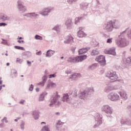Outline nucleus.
<instances>
[{
	"instance_id": "obj_1",
	"label": "nucleus",
	"mask_w": 131,
	"mask_h": 131,
	"mask_svg": "<svg viewBox=\"0 0 131 131\" xmlns=\"http://www.w3.org/2000/svg\"><path fill=\"white\" fill-rule=\"evenodd\" d=\"M119 21L117 19H113L105 23L103 25V28L104 30L107 31L108 32H111L113 29H118L119 28Z\"/></svg>"
},
{
	"instance_id": "obj_2",
	"label": "nucleus",
	"mask_w": 131,
	"mask_h": 131,
	"mask_svg": "<svg viewBox=\"0 0 131 131\" xmlns=\"http://www.w3.org/2000/svg\"><path fill=\"white\" fill-rule=\"evenodd\" d=\"M127 29H128V28H127L124 31H122L118 39L116 40V43L119 48H124V47L128 46V41L126 40L124 37H123V34L127 31Z\"/></svg>"
},
{
	"instance_id": "obj_3",
	"label": "nucleus",
	"mask_w": 131,
	"mask_h": 131,
	"mask_svg": "<svg viewBox=\"0 0 131 131\" xmlns=\"http://www.w3.org/2000/svg\"><path fill=\"white\" fill-rule=\"evenodd\" d=\"M94 88H88L87 90L79 94V99H88L94 94Z\"/></svg>"
},
{
	"instance_id": "obj_4",
	"label": "nucleus",
	"mask_w": 131,
	"mask_h": 131,
	"mask_svg": "<svg viewBox=\"0 0 131 131\" xmlns=\"http://www.w3.org/2000/svg\"><path fill=\"white\" fill-rule=\"evenodd\" d=\"M88 58L87 55H81L74 57H69L68 62L70 63H78V62H82Z\"/></svg>"
},
{
	"instance_id": "obj_5",
	"label": "nucleus",
	"mask_w": 131,
	"mask_h": 131,
	"mask_svg": "<svg viewBox=\"0 0 131 131\" xmlns=\"http://www.w3.org/2000/svg\"><path fill=\"white\" fill-rule=\"evenodd\" d=\"M106 77H108L110 79L113 80L112 81V82L116 81V80H117V79L118 78V76H117L116 74V72L113 71H108L106 74Z\"/></svg>"
},
{
	"instance_id": "obj_6",
	"label": "nucleus",
	"mask_w": 131,
	"mask_h": 131,
	"mask_svg": "<svg viewBox=\"0 0 131 131\" xmlns=\"http://www.w3.org/2000/svg\"><path fill=\"white\" fill-rule=\"evenodd\" d=\"M24 3L21 0H18L17 2V7L19 12L21 13H25L27 10L26 6H24Z\"/></svg>"
},
{
	"instance_id": "obj_7",
	"label": "nucleus",
	"mask_w": 131,
	"mask_h": 131,
	"mask_svg": "<svg viewBox=\"0 0 131 131\" xmlns=\"http://www.w3.org/2000/svg\"><path fill=\"white\" fill-rule=\"evenodd\" d=\"M95 60L101 66H102V67H104V66L106 65V57L105 56L101 55L96 57Z\"/></svg>"
},
{
	"instance_id": "obj_8",
	"label": "nucleus",
	"mask_w": 131,
	"mask_h": 131,
	"mask_svg": "<svg viewBox=\"0 0 131 131\" xmlns=\"http://www.w3.org/2000/svg\"><path fill=\"white\" fill-rule=\"evenodd\" d=\"M108 98L111 101H113L114 102H116V101H118L119 100V95L117 94V93L115 92L111 93L108 96Z\"/></svg>"
},
{
	"instance_id": "obj_9",
	"label": "nucleus",
	"mask_w": 131,
	"mask_h": 131,
	"mask_svg": "<svg viewBox=\"0 0 131 131\" xmlns=\"http://www.w3.org/2000/svg\"><path fill=\"white\" fill-rule=\"evenodd\" d=\"M54 10L53 8H46L39 12V14L42 16H49V13Z\"/></svg>"
},
{
	"instance_id": "obj_10",
	"label": "nucleus",
	"mask_w": 131,
	"mask_h": 131,
	"mask_svg": "<svg viewBox=\"0 0 131 131\" xmlns=\"http://www.w3.org/2000/svg\"><path fill=\"white\" fill-rule=\"evenodd\" d=\"M56 94L54 96V97H53V98L52 99L51 102V103H53V104H54L55 106H60L61 102L60 101H57H57H58V99L60 98V95L58 94L57 92H56Z\"/></svg>"
},
{
	"instance_id": "obj_11",
	"label": "nucleus",
	"mask_w": 131,
	"mask_h": 131,
	"mask_svg": "<svg viewBox=\"0 0 131 131\" xmlns=\"http://www.w3.org/2000/svg\"><path fill=\"white\" fill-rule=\"evenodd\" d=\"M102 112H105L106 114H110V115L112 114V111L111 110V107L109 105H103L102 107Z\"/></svg>"
},
{
	"instance_id": "obj_12",
	"label": "nucleus",
	"mask_w": 131,
	"mask_h": 131,
	"mask_svg": "<svg viewBox=\"0 0 131 131\" xmlns=\"http://www.w3.org/2000/svg\"><path fill=\"white\" fill-rule=\"evenodd\" d=\"M80 77H81V74L80 73H74L70 76V78H71V79H73V80H78Z\"/></svg>"
},
{
	"instance_id": "obj_13",
	"label": "nucleus",
	"mask_w": 131,
	"mask_h": 131,
	"mask_svg": "<svg viewBox=\"0 0 131 131\" xmlns=\"http://www.w3.org/2000/svg\"><path fill=\"white\" fill-rule=\"evenodd\" d=\"M11 20V18L7 15L4 13H0V21L2 22H5V21H10Z\"/></svg>"
},
{
	"instance_id": "obj_14",
	"label": "nucleus",
	"mask_w": 131,
	"mask_h": 131,
	"mask_svg": "<svg viewBox=\"0 0 131 131\" xmlns=\"http://www.w3.org/2000/svg\"><path fill=\"white\" fill-rule=\"evenodd\" d=\"M105 54L107 55H112L113 56H116V52L115 51V47L110 48L109 50L104 51Z\"/></svg>"
},
{
	"instance_id": "obj_15",
	"label": "nucleus",
	"mask_w": 131,
	"mask_h": 131,
	"mask_svg": "<svg viewBox=\"0 0 131 131\" xmlns=\"http://www.w3.org/2000/svg\"><path fill=\"white\" fill-rule=\"evenodd\" d=\"M66 40L64 41V43H70V45H72L73 42V37L71 35H69L66 38Z\"/></svg>"
},
{
	"instance_id": "obj_16",
	"label": "nucleus",
	"mask_w": 131,
	"mask_h": 131,
	"mask_svg": "<svg viewBox=\"0 0 131 131\" xmlns=\"http://www.w3.org/2000/svg\"><path fill=\"white\" fill-rule=\"evenodd\" d=\"M89 5H90V3L86 2H82L80 4V8L83 11H85V10L89 8Z\"/></svg>"
},
{
	"instance_id": "obj_17",
	"label": "nucleus",
	"mask_w": 131,
	"mask_h": 131,
	"mask_svg": "<svg viewBox=\"0 0 131 131\" xmlns=\"http://www.w3.org/2000/svg\"><path fill=\"white\" fill-rule=\"evenodd\" d=\"M121 99L124 101L127 100V94L124 91H122L119 93Z\"/></svg>"
},
{
	"instance_id": "obj_18",
	"label": "nucleus",
	"mask_w": 131,
	"mask_h": 131,
	"mask_svg": "<svg viewBox=\"0 0 131 131\" xmlns=\"http://www.w3.org/2000/svg\"><path fill=\"white\" fill-rule=\"evenodd\" d=\"M40 113L38 111H34L32 112V115L33 116V118L35 119V120H37L38 118H39V114Z\"/></svg>"
},
{
	"instance_id": "obj_19",
	"label": "nucleus",
	"mask_w": 131,
	"mask_h": 131,
	"mask_svg": "<svg viewBox=\"0 0 131 131\" xmlns=\"http://www.w3.org/2000/svg\"><path fill=\"white\" fill-rule=\"evenodd\" d=\"M96 122L98 123H103L102 121V116L100 114H96L95 116Z\"/></svg>"
},
{
	"instance_id": "obj_20",
	"label": "nucleus",
	"mask_w": 131,
	"mask_h": 131,
	"mask_svg": "<svg viewBox=\"0 0 131 131\" xmlns=\"http://www.w3.org/2000/svg\"><path fill=\"white\" fill-rule=\"evenodd\" d=\"M66 25L67 27V29L70 30L71 28H72V25H73V23H72V19H68L66 21Z\"/></svg>"
},
{
	"instance_id": "obj_21",
	"label": "nucleus",
	"mask_w": 131,
	"mask_h": 131,
	"mask_svg": "<svg viewBox=\"0 0 131 131\" xmlns=\"http://www.w3.org/2000/svg\"><path fill=\"white\" fill-rule=\"evenodd\" d=\"M82 30V28H79V31L77 32L78 37H84L86 34Z\"/></svg>"
},
{
	"instance_id": "obj_22",
	"label": "nucleus",
	"mask_w": 131,
	"mask_h": 131,
	"mask_svg": "<svg viewBox=\"0 0 131 131\" xmlns=\"http://www.w3.org/2000/svg\"><path fill=\"white\" fill-rule=\"evenodd\" d=\"M21 56H23V57H25V59H29V58L31 57V52L30 51H26L22 53Z\"/></svg>"
},
{
	"instance_id": "obj_23",
	"label": "nucleus",
	"mask_w": 131,
	"mask_h": 131,
	"mask_svg": "<svg viewBox=\"0 0 131 131\" xmlns=\"http://www.w3.org/2000/svg\"><path fill=\"white\" fill-rule=\"evenodd\" d=\"M47 95H48V93H47L46 92H42L39 95L38 101L39 102L44 101L45 97H46V96H47Z\"/></svg>"
},
{
	"instance_id": "obj_24",
	"label": "nucleus",
	"mask_w": 131,
	"mask_h": 131,
	"mask_svg": "<svg viewBox=\"0 0 131 131\" xmlns=\"http://www.w3.org/2000/svg\"><path fill=\"white\" fill-rule=\"evenodd\" d=\"M54 54H55V51L51 49L48 50L46 52V57H47V58H50V57H52V56H53Z\"/></svg>"
},
{
	"instance_id": "obj_25",
	"label": "nucleus",
	"mask_w": 131,
	"mask_h": 131,
	"mask_svg": "<svg viewBox=\"0 0 131 131\" xmlns=\"http://www.w3.org/2000/svg\"><path fill=\"white\" fill-rule=\"evenodd\" d=\"M46 82H47V77L46 76H43L42 77V81L37 83V85H45Z\"/></svg>"
},
{
	"instance_id": "obj_26",
	"label": "nucleus",
	"mask_w": 131,
	"mask_h": 131,
	"mask_svg": "<svg viewBox=\"0 0 131 131\" xmlns=\"http://www.w3.org/2000/svg\"><path fill=\"white\" fill-rule=\"evenodd\" d=\"M68 100H69V95H68V93L64 94L62 97V101L63 102H68Z\"/></svg>"
},
{
	"instance_id": "obj_27",
	"label": "nucleus",
	"mask_w": 131,
	"mask_h": 131,
	"mask_svg": "<svg viewBox=\"0 0 131 131\" xmlns=\"http://www.w3.org/2000/svg\"><path fill=\"white\" fill-rule=\"evenodd\" d=\"M124 64L126 66H131V57L127 58L125 61H124Z\"/></svg>"
},
{
	"instance_id": "obj_28",
	"label": "nucleus",
	"mask_w": 131,
	"mask_h": 131,
	"mask_svg": "<svg viewBox=\"0 0 131 131\" xmlns=\"http://www.w3.org/2000/svg\"><path fill=\"white\" fill-rule=\"evenodd\" d=\"M11 76L12 78H16L17 76H18V73H17V71L15 69H12L11 70Z\"/></svg>"
},
{
	"instance_id": "obj_29",
	"label": "nucleus",
	"mask_w": 131,
	"mask_h": 131,
	"mask_svg": "<svg viewBox=\"0 0 131 131\" xmlns=\"http://www.w3.org/2000/svg\"><path fill=\"white\" fill-rule=\"evenodd\" d=\"M114 89V88L111 86H106L105 88L104 92H105V93H109V92H111V91H113Z\"/></svg>"
},
{
	"instance_id": "obj_30",
	"label": "nucleus",
	"mask_w": 131,
	"mask_h": 131,
	"mask_svg": "<svg viewBox=\"0 0 131 131\" xmlns=\"http://www.w3.org/2000/svg\"><path fill=\"white\" fill-rule=\"evenodd\" d=\"M100 54V52L99 51H98V49H95L92 50V52L91 53L92 56H97V55H99Z\"/></svg>"
},
{
	"instance_id": "obj_31",
	"label": "nucleus",
	"mask_w": 131,
	"mask_h": 131,
	"mask_svg": "<svg viewBox=\"0 0 131 131\" xmlns=\"http://www.w3.org/2000/svg\"><path fill=\"white\" fill-rule=\"evenodd\" d=\"M40 131H50V128H49V125L43 126Z\"/></svg>"
},
{
	"instance_id": "obj_32",
	"label": "nucleus",
	"mask_w": 131,
	"mask_h": 131,
	"mask_svg": "<svg viewBox=\"0 0 131 131\" xmlns=\"http://www.w3.org/2000/svg\"><path fill=\"white\" fill-rule=\"evenodd\" d=\"M56 85V84L53 82H51L50 83H48L47 86V89H49V88H54V86Z\"/></svg>"
},
{
	"instance_id": "obj_33",
	"label": "nucleus",
	"mask_w": 131,
	"mask_h": 131,
	"mask_svg": "<svg viewBox=\"0 0 131 131\" xmlns=\"http://www.w3.org/2000/svg\"><path fill=\"white\" fill-rule=\"evenodd\" d=\"M72 96L74 97V98H77V90H76V89H74Z\"/></svg>"
},
{
	"instance_id": "obj_34",
	"label": "nucleus",
	"mask_w": 131,
	"mask_h": 131,
	"mask_svg": "<svg viewBox=\"0 0 131 131\" xmlns=\"http://www.w3.org/2000/svg\"><path fill=\"white\" fill-rule=\"evenodd\" d=\"M34 38L37 40H42V36H39V35H36Z\"/></svg>"
},
{
	"instance_id": "obj_35",
	"label": "nucleus",
	"mask_w": 131,
	"mask_h": 131,
	"mask_svg": "<svg viewBox=\"0 0 131 131\" xmlns=\"http://www.w3.org/2000/svg\"><path fill=\"white\" fill-rule=\"evenodd\" d=\"M77 1L78 0H67L68 3H69L70 5H72L73 3L76 4L77 3Z\"/></svg>"
},
{
	"instance_id": "obj_36",
	"label": "nucleus",
	"mask_w": 131,
	"mask_h": 131,
	"mask_svg": "<svg viewBox=\"0 0 131 131\" xmlns=\"http://www.w3.org/2000/svg\"><path fill=\"white\" fill-rule=\"evenodd\" d=\"M2 41L1 42V43L2 45H5L6 46H9V43H8V40L4 39H2Z\"/></svg>"
},
{
	"instance_id": "obj_37",
	"label": "nucleus",
	"mask_w": 131,
	"mask_h": 131,
	"mask_svg": "<svg viewBox=\"0 0 131 131\" xmlns=\"http://www.w3.org/2000/svg\"><path fill=\"white\" fill-rule=\"evenodd\" d=\"M25 126V122L21 120V123L20 124V128L22 129V130H24V126Z\"/></svg>"
},
{
	"instance_id": "obj_38",
	"label": "nucleus",
	"mask_w": 131,
	"mask_h": 131,
	"mask_svg": "<svg viewBox=\"0 0 131 131\" xmlns=\"http://www.w3.org/2000/svg\"><path fill=\"white\" fill-rule=\"evenodd\" d=\"M121 124L127 125L128 124V122H127V120L122 119L121 120Z\"/></svg>"
},
{
	"instance_id": "obj_39",
	"label": "nucleus",
	"mask_w": 131,
	"mask_h": 131,
	"mask_svg": "<svg viewBox=\"0 0 131 131\" xmlns=\"http://www.w3.org/2000/svg\"><path fill=\"white\" fill-rule=\"evenodd\" d=\"M83 18V17H76L75 18V24H77L78 22H79V21H80V20H81V19H82Z\"/></svg>"
},
{
	"instance_id": "obj_40",
	"label": "nucleus",
	"mask_w": 131,
	"mask_h": 131,
	"mask_svg": "<svg viewBox=\"0 0 131 131\" xmlns=\"http://www.w3.org/2000/svg\"><path fill=\"white\" fill-rule=\"evenodd\" d=\"M16 63H18L19 64H22L23 62V59H21L19 58H16Z\"/></svg>"
},
{
	"instance_id": "obj_41",
	"label": "nucleus",
	"mask_w": 131,
	"mask_h": 131,
	"mask_svg": "<svg viewBox=\"0 0 131 131\" xmlns=\"http://www.w3.org/2000/svg\"><path fill=\"white\" fill-rule=\"evenodd\" d=\"M34 89V85H33V84H31L29 88V92H32Z\"/></svg>"
},
{
	"instance_id": "obj_42",
	"label": "nucleus",
	"mask_w": 131,
	"mask_h": 131,
	"mask_svg": "<svg viewBox=\"0 0 131 131\" xmlns=\"http://www.w3.org/2000/svg\"><path fill=\"white\" fill-rule=\"evenodd\" d=\"M56 76V73L50 74L49 75V78H55Z\"/></svg>"
},
{
	"instance_id": "obj_43",
	"label": "nucleus",
	"mask_w": 131,
	"mask_h": 131,
	"mask_svg": "<svg viewBox=\"0 0 131 131\" xmlns=\"http://www.w3.org/2000/svg\"><path fill=\"white\" fill-rule=\"evenodd\" d=\"M38 14L35 13V12H31V17H37Z\"/></svg>"
},
{
	"instance_id": "obj_44",
	"label": "nucleus",
	"mask_w": 131,
	"mask_h": 131,
	"mask_svg": "<svg viewBox=\"0 0 131 131\" xmlns=\"http://www.w3.org/2000/svg\"><path fill=\"white\" fill-rule=\"evenodd\" d=\"M59 29V25H56L54 27V28H52L53 30H55V31H57Z\"/></svg>"
},
{
	"instance_id": "obj_45",
	"label": "nucleus",
	"mask_w": 131,
	"mask_h": 131,
	"mask_svg": "<svg viewBox=\"0 0 131 131\" xmlns=\"http://www.w3.org/2000/svg\"><path fill=\"white\" fill-rule=\"evenodd\" d=\"M78 54L79 55H83V54H84L82 49L78 50Z\"/></svg>"
},
{
	"instance_id": "obj_46",
	"label": "nucleus",
	"mask_w": 131,
	"mask_h": 131,
	"mask_svg": "<svg viewBox=\"0 0 131 131\" xmlns=\"http://www.w3.org/2000/svg\"><path fill=\"white\" fill-rule=\"evenodd\" d=\"M82 50L84 53V54H85V53L88 52V51H89V49H88V48H82Z\"/></svg>"
},
{
	"instance_id": "obj_47",
	"label": "nucleus",
	"mask_w": 131,
	"mask_h": 131,
	"mask_svg": "<svg viewBox=\"0 0 131 131\" xmlns=\"http://www.w3.org/2000/svg\"><path fill=\"white\" fill-rule=\"evenodd\" d=\"M45 75H43V76H46V80H47L48 79V74H49V73H48V71L47 70H46L44 72Z\"/></svg>"
},
{
	"instance_id": "obj_48",
	"label": "nucleus",
	"mask_w": 131,
	"mask_h": 131,
	"mask_svg": "<svg viewBox=\"0 0 131 131\" xmlns=\"http://www.w3.org/2000/svg\"><path fill=\"white\" fill-rule=\"evenodd\" d=\"M57 125H63L64 122H61L60 120H58L56 123Z\"/></svg>"
},
{
	"instance_id": "obj_49",
	"label": "nucleus",
	"mask_w": 131,
	"mask_h": 131,
	"mask_svg": "<svg viewBox=\"0 0 131 131\" xmlns=\"http://www.w3.org/2000/svg\"><path fill=\"white\" fill-rule=\"evenodd\" d=\"M107 43H111L112 42V38H108L106 40Z\"/></svg>"
},
{
	"instance_id": "obj_50",
	"label": "nucleus",
	"mask_w": 131,
	"mask_h": 131,
	"mask_svg": "<svg viewBox=\"0 0 131 131\" xmlns=\"http://www.w3.org/2000/svg\"><path fill=\"white\" fill-rule=\"evenodd\" d=\"M7 25H8V24L6 23H0V27L2 26H7Z\"/></svg>"
},
{
	"instance_id": "obj_51",
	"label": "nucleus",
	"mask_w": 131,
	"mask_h": 131,
	"mask_svg": "<svg viewBox=\"0 0 131 131\" xmlns=\"http://www.w3.org/2000/svg\"><path fill=\"white\" fill-rule=\"evenodd\" d=\"M23 16L24 17H31V13H26Z\"/></svg>"
},
{
	"instance_id": "obj_52",
	"label": "nucleus",
	"mask_w": 131,
	"mask_h": 131,
	"mask_svg": "<svg viewBox=\"0 0 131 131\" xmlns=\"http://www.w3.org/2000/svg\"><path fill=\"white\" fill-rule=\"evenodd\" d=\"M97 65H98V63H96L91 64V66H92V69H95V68H96V67H97Z\"/></svg>"
},
{
	"instance_id": "obj_53",
	"label": "nucleus",
	"mask_w": 131,
	"mask_h": 131,
	"mask_svg": "<svg viewBox=\"0 0 131 131\" xmlns=\"http://www.w3.org/2000/svg\"><path fill=\"white\" fill-rule=\"evenodd\" d=\"M96 122L97 124L94 125V128H96V127H98V126H99V125H100V124H102V123H99L97 122Z\"/></svg>"
},
{
	"instance_id": "obj_54",
	"label": "nucleus",
	"mask_w": 131,
	"mask_h": 131,
	"mask_svg": "<svg viewBox=\"0 0 131 131\" xmlns=\"http://www.w3.org/2000/svg\"><path fill=\"white\" fill-rule=\"evenodd\" d=\"M27 64L28 65L29 67H30L31 66V61H30L29 60H27Z\"/></svg>"
},
{
	"instance_id": "obj_55",
	"label": "nucleus",
	"mask_w": 131,
	"mask_h": 131,
	"mask_svg": "<svg viewBox=\"0 0 131 131\" xmlns=\"http://www.w3.org/2000/svg\"><path fill=\"white\" fill-rule=\"evenodd\" d=\"M25 102V100H21L19 101V104H20L21 105H24Z\"/></svg>"
},
{
	"instance_id": "obj_56",
	"label": "nucleus",
	"mask_w": 131,
	"mask_h": 131,
	"mask_svg": "<svg viewBox=\"0 0 131 131\" xmlns=\"http://www.w3.org/2000/svg\"><path fill=\"white\" fill-rule=\"evenodd\" d=\"M36 55L37 56H40L41 55V51H39L36 53Z\"/></svg>"
},
{
	"instance_id": "obj_57",
	"label": "nucleus",
	"mask_w": 131,
	"mask_h": 131,
	"mask_svg": "<svg viewBox=\"0 0 131 131\" xmlns=\"http://www.w3.org/2000/svg\"><path fill=\"white\" fill-rule=\"evenodd\" d=\"M21 46H14V49L16 50H20Z\"/></svg>"
},
{
	"instance_id": "obj_58",
	"label": "nucleus",
	"mask_w": 131,
	"mask_h": 131,
	"mask_svg": "<svg viewBox=\"0 0 131 131\" xmlns=\"http://www.w3.org/2000/svg\"><path fill=\"white\" fill-rule=\"evenodd\" d=\"M71 50H72V52H73V53H74V52H75V50H76V47H72L71 48Z\"/></svg>"
},
{
	"instance_id": "obj_59",
	"label": "nucleus",
	"mask_w": 131,
	"mask_h": 131,
	"mask_svg": "<svg viewBox=\"0 0 131 131\" xmlns=\"http://www.w3.org/2000/svg\"><path fill=\"white\" fill-rule=\"evenodd\" d=\"M69 94L72 95H72H73V91L70 90L69 91Z\"/></svg>"
},
{
	"instance_id": "obj_60",
	"label": "nucleus",
	"mask_w": 131,
	"mask_h": 131,
	"mask_svg": "<svg viewBox=\"0 0 131 131\" xmlns=\"http://www.w3.org/2000/svg\"><path fill=\"white\" fill-rule=\"evenodd\" d=\"M109 7V5L107 4L106 5V6L104 7L105 10H106V11H108V8Z\"/></svg>"
},
{
	"instance_id": "obj_61",
	"label": "nucleus",
	"mask_w": 131,
	"mask_h": 131,
	"mask_svg": "<svg viewBox=\"0 0 131 131\" xmlns=\"http://www.w3.org/2000/svg\"><path fill=\"white\" fill-rule=\"evenodd\" d=\"M103 37H105V38H108V37H109V36L106 34H103Z\"/></svg>"
},
{
	"instance_id": "obj_62",
	"label": "nucleus",
	"mask_w": 131,
	"mask_h": 131,
	"mask_svg": "<svg viewBox=\"0 0 131 131\" xmlns=\"http://www.w3.org/2000/svg\"><path fill=\"white\" fill-rule=\"evenodd\" d=\"M6 119H7V118L6 117H5L3 119L1 120L2 122H4V121H5Z\"/></svg>"
},
{
	"instance_id": "obj_63",
	"label": "nucleus",
	"mask_w": 131,
	"mask_h": 131,
	"mask_svg": "<svg viewBox=\"0 0 131 131\" xmlns=\"http://www.w3.org/2000/svg\"><path fill=\"white\" fill-rule=\"evenodd\" d=\"M35 91L36 93H38L39 92V88H36Z\"/></svg>"
},
{
	"instance_id": "obj_64",
	"label": "nucleus",
	"mask_w": 131,
	"mask_h": 131,
	"mask_svg": "<svg viewBox=\"0 0 131 131\" xmlns=\"http://www.w3.org/2000/svg\"><path fill=\"white\" fill-rule=\"evenodd\" d=\"M4 122H2V123L0 124V128L3 127L4 126Z\"/></svg>"
}]
</instances>
